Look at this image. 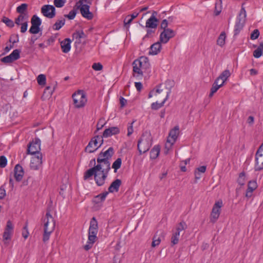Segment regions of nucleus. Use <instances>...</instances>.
<instances>
[{
    "label": "nucleus",
    "instance_id": "423d86ee",
    "mask_svg": "<svg viewBox=\"0 0 263 263\" xmlns=\"http://www.w3.org/2000/svg\"><path fill=\"white\" fill-rule=\"evenodd\" d=\"M103 143L102 137L96 136L93 137L89 142L88 145L85 148V151L89 153L95 152Z\"/></svg>",
    "mask_w": 263,
    "mask_h": 263
},
{
    "label": "nucleus",
    "instance_id": "052dcab7",
    "mask_svg": "<svg viewBox=\"0 0 263 263\" xmlns=\"http://www.w3.org/2000/svg\"><path fill=\"white\" fill-rule=\"evenodd\" d=\"M1 61L5 63H10L13 62L9 55L2 58Z\"/></svg>",
    "mask_w": 263,
    "mask_h": 263
},
{
    "label": "nucleus",
    "instance_id": "864d4df0",
    "mask_svg": "<svg viewBox=\"0 0 263 263\" xmlns=\"http://www.w3.org/2000/svg\"><path fill=\"white\" fill-rule=\"evenodd\" d=\"M260 33L258 29H255L251 34L250 38L252 40L257 39L259 36Z\"/></svg>",
    "mask_w": 263,
    "mask_h": 263
},
{
    "label": "nucleus",
    "instance_id": "bf43d9fd",
    "mask_svg": "<svg viewBox=\"0 0 263 263\" xmlns=\"http://www.w3.org/2000/svg\"><path fill=\"white\" fill-rule=\"evenodd\" d=\"M263 151V143L260 145L259 147L258 150L257 151L256 154H255V157H257V158L262 157H263V154L260 153V152Z\"/></svg>",
    "mask_w": 263,
    "mask_h": 263
},
{
    "label": "nucleus",
    "instance_id": "5701e85b",
    "mask_svg": "<svg viewBox=\"0 0 263 263\" xmlns=\"http://www.w3.org/2000/svg\"><path fill=\"white\" fill-rule=\"evenodd\" d=\"M71 41L69 38H66L60 43L62 50L64 53H68L71 49Z\"/></svg>",
    "mask_w": 263,
    "mask_h": 263
},
{
    "label": "nucleus",
    "instance_id": "412c9836",
    "mask_svg": "<svg viewBox=\"0 0 263 263\" xmlns=\"http://www.w3.org/2000/svg\"><path fill=\"white\" fill-rule=\"evenodd\" d=\"M122 184V181L119 179H116L108 187V192L114 193L115 192H117L119 191V187Z\"/></svg>",
    "mask_w": 263,
    "mask_h": 263
},
{
    "label": "nucleus",
    "instance_id": "a211bd4d",
    "mask_svg": "<svg viewBox=\"0 0 263 263\" xmlns=\"http://www.w3.org/2000/svg\"><path fill=\"white\" fill-rule=\"evenodd\" d=\"M24 174V170L22 166L19 164H16L14 168V177L16 181L22 180Z\"/></svg>",
    "mask_w": 263,
    "mask_h": 263
},
{
    "label": "nucleus",
    "instance_id": "c9c22d12",
    "mask_svg": "<svg viewBox=\"0 0 263 263\" xmlns=\"http://www.w3.org/2000/svg\"><path fill=\"white\" fill-rule=\"evenodd\" d=\"M72 36L75 37L77 40H80L82 38L86 37V35L83 30H77L73 33Z\"/></svg>",
    "mask_w": 263,
    "mask_h": 263
},
{
    "label": "nucleus",
    "instance_id": "39448f33",
    "mask_svg": "<svg viewBox=\"0 0 263 263\" xmlns=\"http://www.w3.org/2000/svg\"><path fill=\"white\" fill-rule=\"evenodd\" d=\"M156 92L158 93L163 92L164 96L166 95V96L165 98L164 99L163 101L161 103H158L156 102L155 103H153L152 104L151 108L152 109L154 110H157L163 106L165 102L167 100L168 96L171 92V90L170 88H167L166 86H164L163 85L160 84L156 89Z\"/></svg>",
    "mask_w": 263,
    "mask_h": 263
},
{
    "label": "nucleus",
    "instance_id": "7ed1b4c3",
    "mask_svg": "<svg viewBox=\"0 0 263 263\" xmlns=\"http://www.w3.org/2000/svg\"><path fill=\"white\" fill-rule=\"evenodd\" d=\"M152 138L149 135H142L138 142V149L140 155L147 152L152 146Z\"/></svg>",
    "mask_w": 263,
    "mask_h": 263
},
{
    "label": "nucleus",
    "instance_id": "4d7b16f0",
    "mask_svg": "<svg viewBox=\"0 0 263 263\" xmlns=\"http://www.w3.org/2000/svg\"><path fill=\"white\" fill-rule=\"evenodd\" d=\"M133 20V19H131L130 16H129L128 15L126 16L124 21V26L127 28L128 27Z\"/></svg>",
    "mask_w": 263,
    "mask_h": 263
},
{
    "label": "nucleus",
    "instance_id": "cd10ccee",
    "mask_svg": "<svg viewBox=\"0 0 263 263\" xmlns=\"http://www.w3.org/2000/svg\"><path fill=\"white\" fill-rule=\"evenodd\" d=\"M231 76V73L229 71V70L226 69L224 70L220 75L217 78L216 80H218V81H219L220 80H221L222 81V83L221 84H223V86L225 82L227 81V80Z\"/></svg>",
    "mask_w": 263,
    "mask_h": 263
},
{
    "label": "nucleus",
    "instance_id": "338daca9",
    "mask_svg": "<svg viewBox=\"0 0 263 263\" xmlns=\"http://www.w3.org/2000/svg\"><path fill=\"white\" fill-rule=\"evenodd\" d=\"M28 27V23L27 22H24L22 24V26L21 28V32L22 33H25Z\"/></svg>",
    "mask_w": 263,
    "mask_h": 263
},
{
    "label": "nucleus",
    "instance_id": "3c124183",
    "mask_svg": "<svg viewBox=\"0 0 263 263\" xmlns=\"http://www.w3.org/2000/svg\"><path fill=\"white\" fill-rule=\"evenodd\" d=\"M155 32V29L148 28L146 31V34L144 36L143 40L146 38H149L153 36V34Z\"/></svg>",
    "mask_w": 263,
    "mask_h": 263
},
{
    "label": "nucleus",
    "instance_id": "f03ea898",
    "mask_svg": "<svg viewBox=\"0 0 263 263\" xmlns=\"http://www.w3.org/2000/svg\"><path fill=\"white\" fill-rule=\"evenodd\" d=\"M99 167H95L87 170L84 175V179L87 180L93 175L95 176V180L98 186H102L105 183L106 178H103V174L98 168Z\"/></svg>",
    "mask_w": 263,
    "mask_h": 263
},
{
    "label": "nucleus",
    "instance_id": "4468645a",
    "mask_svg": "<svg viewBox=\"0 0 263 263\" xmlns=\"http://www.w3.org/2000/svg\"><path fill=\"white\" fill-rule=\"evenodd\" d=\"M179 134V128L178 126H176L171 129L169 133V136L167 138V142L170 144L172 146L176 141Z\"/></svg>",
    "mask_w": 263,
    "mask_h": 263
},
{
    "label": "nucleus",
    "instance_id": "ea45409f",
    "mask_svg": "<svg viewBox=\"0 0 263 263\" xmlns=\"http://www.w3.org/2000/svg\"><path fill=\"white\" fill-rule=\"evenodd\" d=\"M2 22L4 23L8 27L10 28H12L14 26L13 22L6 16H3L2 19Z\"/></svg>",
    "mask_w": 263,
    "mask_h": 263
},
{
    "label": "nucleus",
    "instance_id": "6e6d98bb",
    "mask_svg": "<svg viewBox=\"0 0 263 263\" xmlns=\"http://www.w3.org/2000/svg\"><path fill=\"white\" fill-rule=\"evenodd\" d=\"M92 68L96 71H100L103 69L102 65L100 63H95L92 66Z\"/></svg>",
    "mask_w": 263,
    "mask_h": 263
},
{
    "label": "nucleus",
    "instance_id": "f704fd0d",
    "mask_svg": "<svg viewBox=\"0 0 263 263\" xmlns=\"http://www.w3.org/2000/svg\"><path fill=\"white\" fill-rule=\"evenodd\" d=\"M122 159L121 158H117L112 165V168L114 169V172L116 173L117 170L121 167Z\"/></svg>",
    "mask_w": 263,
    "mask_h": 263
},
{
    "label": "nucleus",
    "instance_id": "aec40b11",
    "mask_svg": "<svg viewBox=\"0 0 263 263\" xmlns=\"http://www.w3.org/2000/svg\"><path fill=\"white\" fill-rule=\"evenodd\" d=\"M246 19L244 17H237L234 28V35H238L243 28Z\"/></svg>",
    "mask_w": 263,
    "mask_h": 263
},
{
    "label": "nucleus",
    "instance_id": "8fccbe9b",
    "mask_svg": "<svg viewBox=\"0 0 263 263\" xmlns=\"http://www.w3.org/2000/svg\"><path fill=\"white\" fill-rule=\"evenodd\" d=\"M7 164V159L5 156H0V167H5Z\"/></svg>",
    "mask_w": 263,
    "mask_h": 263
},
{
    "label": "nucleus",
    "instance_id": "49530a36",
    "mask_svg": "<svg viewBox=\"0 0 263 263\" xmlns=\"http://www.w3.org/2000/svg\"><path fill=\"white\" fill-rule=\"evenodd\" d=\"M186 228H187V226H186L185 222L183 221H181L178 224V225L177 226V227L176 228V230H177L176 232H179L180 233V231L185 230V229H186Z\"/></svg>",
    "mask_w": 263,
    "mask_h": 263
},
{
    "label": "nucleus",
    "instance_id": "79ce46f5",
    "mask_svg": "<svg viewBox=\"0 0 263 263\" xmlns=\"http://www.w3.org/2000/svg\"><path fill=\"white\" fill-rule=\"evenodd\" d=\"M179 236L180 233L179 232H176L173 234L171 238V242L173 245H176L178 243Z\"/></svg>",
    "mask_w": 263,
    "mask_h": 263
},
{
    "label": "nucleus",
    "instance_id": "c03bdc74",
    "mask_svg": "<svg viewBox=\"0 0 263 263\" xmlns=\"http://www.w3.org/2000/svg\"><path fill=\"white\" fill-rule=\"evenodd\" d=\"M46 217L47 219V221H49L50 225L51 223H53L55 225V221L52 215L50 214V210L49 208L47 209Z\"/></svg>",
    "mask_w": 263,
    "mask_h": 263
},
{
    "label": "nucleus",
    "instance_id": "1a4fd4ad",
    "mask_svg": "<svg viewBox=\"0 0 263 263\" xmlns=\"http://www.w3.org/2000/svg\"><path fill=\"white\" fill-rule=\"evenodd\" d=\"M41 140L39 138H35L34 141L30 142L28 145L27 154L30 155H37V153L41 150Z\"/></svg>",
    "mask_w": 263,
    "mask_h": 263
},
{
    "label": "nucleus",
    "instance_id": "603ef678",
    "mask_svg": "<svg viewBox=\"0 0 263 263\" xmlns=\"http://www.w3.org/2000/svg\"><path fill=\"white\" fill-rule=\"evenodd\" d=\"M9 41L10 43H12L13 44L18 42V41H19L18 35L15 34H12L10 37Z\"/></svg>",
    "mask_w": 263,
    "mask_h": 263
},
{
    "label": "nucleus",
    "instance_id": "37998d69",
    "mask_svg": "<svg viewBox=\"0 0 263 263\" xmlns=\"http://www.w3.org/2000/svg\"><path fill=\"white\" fill-rule=\"evenodd\" d=\"M46 76L43 74H41L37 78V83L40 85H44L46 84Z\"/></svg>",
    "mask_w": 263,
    "mask_h": 263
},
{
    "label": "nucleus",
    "instance_id": "f3484780",
    "mask_svg": "<svg viewBox=\"0 0 263 263\" xmlns=\"http://www.w3.org/2000/svg\"><path fill=\"white\" fill-rule=\"evenodd\" d=\"M90 6L88 4L82 5L80 8V12L84 18L88 20H91L93 18V15L92 12L89 11Z\"/></svg>",
    "mask_w": 263,
    "mask_h": 263
},
{
    "label": "nucleus",
    "instance_id": "0e129e2a",
    "mask_svg": "<svg viewBox=\"0 0 263 263\" xmlns=\"http://www.w3.org/2000/svg\"><path fill=\"white\" fill-rule=\"evenodd\" d=\"M27 226H28V223L27 222L26 223V224L25 226L24 227V229L26 230L25 232H23L22 233V235H23V237L25 238V239H26L27 238V237H28V235H29V232L28 231V229H27Z\"/></svg>",
    "mask_w": 263,
    "mask_h": 263
},
{
    "label": "nucleus",
    "instance_id": "a19ab883",
    "mask_svg": "<svg viewBox=\"0 0 263 263\" xmlns=\"http://www.w3.org/2000/svg\"><path fill=\"white\" fill-rule=\"evenodd\" d=\"M222 0H219V3H216L215 6L214 13L216 16L218 15L221 11Z\"/></svg>",
    "mask_w": 263,
    "mask_h": 263
},
{
    "label": "nucleus",
    "instance_id": "4c0bfd02",
    "mask_svg": "<svg viewBox=\"0 0 263 263\" xmlns=\"http://www.w3.org/2000/svg\"><path fill=\"white\" fill-rule=\"evenodd\" d=\"M21 51L18 49L14 50L12 52L9 54L13 61L18 60L20 58Z\"/></svg>",
    "mask_w": 263,
    "mask_h": 263
},
{
    "label": "nucleus",
    "instance_id": "a18cd8bd",
    "mask_svg": "<svg viewBox=\"0 0 263 263\" xmlns=\"http://www.w3.org/2000/svg\"><path fill=\"white\" fill-rule=\"evenodd\" d=\"M263 169V162H261V164H259L258 161V158L256 157L255 158V171H260Z\"/></svg>",
    "mask_w": 263,
    "mask_h": 263
},
{
    "label": "nucleus",
    "instance_id": "bb28decb",
    "mask_svg": "<svg viewBox=\"0 0 263 263\" xmlns=\"http://www.w3.org/2000/svg\"><path fill=\"white\" fill-rule=\"evenodd\" d=\"M108 194V192H104L103 193L100 194L96 196L93 199V202L95 204H98L105 200L107 195Z\"/></svg>",
    "mask_w": 263,
    "mask_h": 263
},
{
    "label": "nucleus",
    "instance_id": "c756f323",
    "mask_svg": "<svg viewBox=\"0 0 263 263\" xmlns=\"http://www.w3.org/2000/svg\"><path fill=\"white\" fill-rule=\"evenodd\" d=\"M160 151V147L159 145H155L150 152V158L152 159H155L159 156Z\"/></svg>",
    "mask_w": 263,
    "mask_h": 263
},
{
    "label": "nucleus",
    "instance_id": "680f3d73",
    "mask_svg": "<svg viewBox=\"0 0 263 263\" xmlns=\"http://www.w3.org/2000/svg\"><path fill=\"white\" fill-rule=\"evenodd\" d=\"M6 193L4 185L0 187V200L3 199L6 196Z\"/></svg>",
    "mask_w": 263,
    "mask_h": 263
},
{
    "label": "nucleus",
    "instance_id": "20e7f679",
    "mask_svg": "<svg viewBox=\"0 0 263 263\" xmlns=\"http://www.w3.org/2000/svg\"><path fill=\"white\" fill-rule=\"evenodd\" d=\"M97 161L98 164L94 166L99 167L98 170L103 174V178H107L108 172L110 170V161L106 160L100 153L98 154Z\"/></svg>",
    "mask_w": 263,
    "mask_h": 263
},
{
    "label": "nucleus",
    "instance_id": "5fc2aeb1",
    "mask_svg": "<svg viewBox=\"0 0 263 263\" xmlns=\"http://www.w3.org/2000/svg\"><path fill=\"white\" fill-rule=\"evenodd\" d=\"M219 215L217 213L211 212L210 216V221L212 223H215L218 219Z\"/></svg>",
    "mask_w": 263,
    "mask_h": 263
},
{
    "label": "nucleus",
    "instance_id": "393cba45",
    "mask_svg": "<svg viewBox=\"0 0 263 263\" xmlns=\"http://www.w3.org/2000/svg\"><path fill=\"white\" fill-rule=\"evenodd\" d=\"M115 154V150L112 147H110L108 149L103 152V151L100 153V154L106 160L109 161L112 156Z\"/></svg>",
    "mask_w": 263,
    "mask_h": 263
},
{
    "label": "nucleus",
    "instance_id": "b1692460",
    "mask_svg": "<svg viewBox=\"0 0 263 263\" xmlns=\"http://www.w3.org/2000/svg\"><path fill=\"white\" fill-rule=\"evenodd\" d=\"M161 43H162L159 40V41L152 45L150 47L149 54L152 55H156L158 54V52H160V49L161 48Z\"/></svg>",
    "mask_w": 263,
    "mask_h": 263
},
{
    "label": "nucleus",
    "instance_id": "09e8293b",
    "mask_svg": "<svg viewBox=\"0 0 263 263\" xmlns=\"http://www.w3.org/2000/svg\"><path fill=\"white\" fill-rule=\"evenodd\" d=\"M76 14L77 10L73 9L69 12V14L64 15V16L69 20H73L75 17Z\"/></svg>",
    "mask_w": 263,
    "mask_h": 263
},
{
    "label": "nucleus",
    "instance_id": "69168bd1",
    "mask_svg": "<svg viewBox=\"0 0 263 263\" xmlns=\"http://www.w3.org/2000/svg\"><path fill=\"white\" fill-rule=\"evenodd\" d=\"M248 185L249 186H251V187L254 189V190H256V188L257 187V183H256V181H254V180L250 181L248 182Z\"/></svg>",
    "mask_w": 263,
    "mask_h": 263
},
{
    "label": "nucleus",
    "instance_id": "6e6552de",
    "mask_svg": "<svg viewBox=\"0 0 263 263\" xmlns=\"http://www.w3.org/2000/svg\"><path fill=\"white\" fill-rule=\"evenodd\" d=\"M98 232V222L95 217H92L90 222L88 232V240L90 243H93L97 238Z\"/></svg>",
    "mask_w": 263,
    "mask_h": 263
},
{
    "label": "nucleus",
    "instance_id": "ddd939ff",
    "mask_svg": "<svg viewBox=\"0 0 263 263\" xmlns=\"http://www.w3.org/2000/svg\"><path fill=\"white\" fill-rule=\"evenodd\" d=\"M13 231V225L10 220L7 222L6 227L3 233V238L4 243H6V241L10 240Z\"/></svg>",
    "mask_w": 263,
    "mask_h": 263
},
{
    "label": "nucleus",
    "instance_id": "e433bc0d",
    "mask_svg": "<svg viewBox=\"0 0 263 263\" xmlns=\"http://www.w3.org/2000/svg\"><path fill=\"white\" fill-rule=\"evenodd\" d=\"M226 37V33L224 32H221L217 40V44L222 46L225 44Z\"/></svg>",
    "mask_w": 263,
    "mask_h": 263
},
{
    "label": "nucleus",
    "instance_id": "4be33fe9",
    "mask_svg": "<svg viewBox=\"0 0 263 263\" xmlns=\"http://www.w3.org/2000/svg\"><path fill=\"white\" fill-rule=\"evenodd\" d=\"M159 20L154 16H151L146 22L145 27L156 29L158 26Z\"/></svg>",
    "mask_w": 263,
    "mask_h": 263
},
{
    "label": "nucleus",
    "instance_id": "9b49d317",
    "mask_svg": "<svg viewBox=\"0 0 263 263\" xmlns=\"http://www.w3.org/2000/svg\"><path fill=\"white\" fill-rule=\"evenodd\" d=\"M41 13L49 18H52L55 16V8L50 5H45L41 8Z\"/></svg>",
    "mask_w": 263,
    "mask_h": 263
},
{
    "label": "nucleus",
    "instance_id": "f257e3e1",
    "mask_svg": "<svg viewBox=\"0 0 263 263\" xmlns=\"http://www.w3.org/2000/svg\"><path fill=\"white\" fill-rule=\"evenodd\" d=\"M134 77L143 76L149 69L150 64L147 57L142 56L135 60L133 63Z\"/></svg>",
    "mask_w": 263,
    "mask_h": 263
},
{
    "label": "nucleus",
    "instance_id": "de8ad7c7",
    "mask_svg": "<svg viewBox=\"0 0 263 263\" xmlns=\"http://www.w3.org/2000/svg\"><path fill=\"white\" fill-rule=\"evenodd\" d=\"M66 2V0H54L53 4L55 7L61 8L64 6Z\"/></svg>",
    "mask_w": 263,
    "mask_h": 263
},
{
    "label": "nucleus",
    "instance_id": "dca6fc26",
    "mask_svg": "<svg viewBox=\"0 0 263 263\" xmlns=\"http://www.w3.org/2000/svg\"><path fill=\"white\" fill-rule=\"evenodd\" d=\"M49 224V221H46L44 223V234L43 237V241L45 242L48 241L49 239V237L51 233L53 231L54 228V224L53 223H51L50 228H48V226Z\"/></svg>",
    "mask_w": 263,
    "mask_h": 263
},
{
    "label": "nucleus",
    "instance_id": "a878e982",
    "mask_svg": "<svg viewBox=\"0 0 263 263\" xmlns=\"http://www.w3.org/2000/svg\"><path fill=\"white\" fill-rule=\"evenodd\" d=\"M158 232H157L156 234L154 236L153 238V241L152 243V247H155L157 246H158L161 242V239L160 235H161L163 237H164L165 233L163 232H160V234H158Z\"/></svg>",
    "mask_w": 263,
    "mask_h": 263
},
{
    "label": "nucleus",
    "instance_id": "f8f14e48",
    "mask_svg": "<svg viewBox=\"0 0 263 263\" xmlns=\"http://www.w3.org/2000/svg\"><path fill=\"white\" fill-rule=\"evenodd\" d=\"M175 32L172 29L168 28L164 29L161 32L160 35V41L163 44L167 43L170 39L175 36Z\"/></svg>",
    "mask_w": 263,
    "mask_h": 263
},
{
    "label": "nucleus",
    "instance_id": "473e14b6",
    "mask_svg": "<svg viewBox=\"0 0 263 263\" xmlns=\"http://www.w3.org/2000/svg\"><path fill=\"white\" fill-rule=\"evenodd\" d=\"M65 23L64 18L58 20L52 26V29L54 30H59L65 25Z\"/></svg>",
    "mask_w": 263,
    "mask_h": 263
},
{
    "label": "nucleus",
    "instance_id": "9d476101",
    "mask_svg": "<svg viewBox=\"0 0 263 263\" xmlns=\"http://www.w3.org/2000/svg\"><path fill=\"white\" fill-rule=\"evenodd\" d=\"M31 26L29 32L31 34H37L41 31L42 21L36 15H33L31 19Z\"/></svg>",
    "mask_w": 263,
    "mask_h": 263
},
{
    "label": "nucleus",
    "instance_id": "6ab92c4d",
    "mask_svg": "<svg viewBox=\"0 0 263 263\" xmlns=\"http://www.w3.org/2000/svg\"><path fill=\"white\" fill-rule=\"evenodd\" d=\"M119 133L120 129L118 127H111L106 129L101 137H102V138H108L112 135L118 134Z\"/></svg>",
    "mask_w": 263,
    "mask_h": 263
},
{
    "label": "nucleus",
    "instance_id": "0eeeda50",
    "mask_svg": "<svg viewBox=\"0 0 263 263\" xmlns=\"http://www.w3.org/2000/svg\"><path fill=\"white\" fill-rule=\"evenodd\" d=\"M72 97L74 106L78 108L84 107L87 102L86 96L83 90H78Z\"/></svg>",
    "mask_w": 263,
    "mask_h": 263
},
{
    "label": "nucleus",
    "instance_id": "13d9d810",
    "mask_svg": "<svg viewBox=\"0 0 263 263\" xmlns=\"http://www.w3.org/2000/svg\"><path fill=\"white\" fill-rule=\"evenodd\" d=\"M168 22L166 19L163 20L160 25V29L164 30V29H168Z\"/></svg>",
    "mask_w": 263,
    "mask_h": 263
},
{
    "label": "nucleus",
    "instance_id": "e2e57ef3",
    "mask_svg": "<svg viewBox=\"0 0 263 263\" xmlns=\"http://www.w3.org/2000/svg\"><path fill=\"white\" fill-rule=\"evenodd\" d=\"M25 15L20 14L17 18H15V23L17 25H20L21 21H23L25 18Z\"/></svg>",
    "mask_w": 263,
    "mask_h": 263
},
{
    "label": "nucleus",
    "instance_id": "58836bf2",
    "mask_svg": "<svg viewBox=\"0 0 263 263\" xmlns=\"http://www.w3.org/2000/svg\"><path fill=\"white\" fill-rule=\"evenodd\" d=\"M246 181V175L245 172H241L239 174V177L237 179L238 183L241 185L243 186L245 184Z\"/></svg>",
    "mask_w": 263,
    "mask_h": 263
},
{
    "label": "nucleus",
    "instance_id": "7c9ffc66",
    "mask_svg": "<svg viewBox=\"0 0 263 263\" xmlns=\"http://www.w3.org/2000/svg\"><path fill=\"white\" fill-rule=\"evenodd\" d=\"M262 45H263L262 42H261L257 48L253 51V54L255 58H259L263 54V47Z\"/></svg>",
    "mask_w": 263,
    "mask_h": 263
},
{
    "label": "nucleus",
    "instance_id": "2eb2a0df",
    "mask_svg": "<svg viewBox=\"0 0 263 263\" xmlns=\"http://www.w3.org/2000/svg\"><path fill=\"white\" fill-rule=\"evenodd\" d=\"M42 163V155L41 153H37V155H34L31 158L30 162V167L34 170H37Z\"/></svg>",
    "mask_w": 263,
    "mask_h": 263
},
{
    "label": "nucleus",
    "instance_id": "774afa93",
    "mask_svg": "<svg viewBox=\"0 0 263 263\" xmlns=\"http://www.w3.org/2000/svg\"><path fill=\"white\" fill-rule=\"evenodd\" d=\"M134 122L133 121L132 123L130 124V125L127 127V135L128 136H130L132 133H133V124Z\"/></svg>",
    "mask_w": 263,
    "mask_h": 263
},
{
    "label": "nucleus",
    "instance_id": "2f4dec72",
    "mask_svg": "<svg viewBox=\"0 0 263 263\" xmlns=\"http://www.w3.org/2000/svg\"><path fill=\"white\" fill-rule=\"evenodd\" d=\"M222 205V202L221 200H219L217 202H216L212 209V212L214 213H217L219 215H220V208Z\"/></svg>",
    "mask_w": 263,
    "mask_h": 263
},
{
    "label": "nucleus",
    "instance_id": "c85d7f7f",
    "mask_svg": "<svg viewBox=\"0 0 263 263\" xmlns=\"http://www.w3.org/2000/svg\"><path fill=\"white\" fill-rule=\"evenodd\" d=\"M218 83L219 81H218V80H215L211 88V91L209 95L210 97H212L214 93H215L219 88L223 86V84H219Z\"/></svg>",
    "mask_w": 263,
    "mask_h": 263
},
{
    "label": "nucleus",
    "instance_id": "72a5a7b5",
    "mask_svg": "<svg viewBox=\"0 0 263 263\" xmlns=\"http://www.w3.org/2000/svg\"><path fill=\"white\" fill-rule=\"evenodd\" d=\"M27 8L28 5L27 4H22L16 8V12L20 14L25 15V16L26 15L25 12L27 11Z\"/></svg>",
    "mask_w": 263,
    "mask_h": 263
}]
</instances>
